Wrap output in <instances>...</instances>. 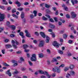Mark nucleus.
<instances>
[{"label":"nucleus","mask_w":78,"mask_h":78,"mask_svg":"<svg viewBox=\"0 0 78 78\" xmlns=\"http://www.w3.org/2000/svg\"><path fill=\"white\" fill-rule=\"evenodd\" d=\"M12 16L14 17H15V18L16 19H18V16H16V15H15V14H13L12 15Z\"/></svg>","instance_id":"nucleus-25"},{"label":"nucleus","mask_w":78,"mask_h":78,"mask_svg":"<svg viewBox=\"0 0 78 78\" xmlns=\"http://www.w3.org/2000/svg\"><path fill=\"white\" fill-rule=\"evenodd\" d=\"M10 37H15V35L13 34H12L10 35Z\"/></svg>","instance_id":"nucleus-44"},{"label":"nucleus","mask_w":78,"mask_h":78,"mask_svg":"<svg viewBox=\"0 0 78 78\" xmlns=\"http://www.w3.org/2000/svg\"><path fill=\"white\" fill-rule=\"evenodd\" d=\"M30 60L32 61H36V57L35 54H32V57L30 58Z\"/></svg>","instance_id":"nucleus-2"},{"label":"nucleus","mask_w":78,"mask_h":78,"mask_svg":"<svg viewBox=\"0 0 78 78\" xmlns=\"http://www.w3.org/2000/svg\"><path fill=\"white\" fill-rule=\"evenodd\" d=\"M49 27L51 28H55V25L52 24H50L49 25Z\"/></svg>","instance_id":"nucleus-14"},{"label":"nucleus","mask_w":78,"mask_h":78,"mask_svg":"<svg viewBox=\"0 0 78 78\" xmlns=\"http://www.w3.org/2000/svg\"><path fill=\"white\" fill-rule=\"evenodd\" d=\"M52 30L51 29H48V31L49 32H52Z\"/></svg>","instance_id":"nucleus-61"},{"label":"nucleus","mask_w":78,"mask_h":78,"mask_svg":"<svg viewBox=\"0 0 78 78\" xmlns=\"http://www.w3.org/2000/svg\"><path fill=\"white\" fill-rule=\"evenodd\" d=\"M52 71L54 72H57V73H59L61 70H60V69L58 68L57 66H56L54 68H52Z\"/></svg>","instance_id":"nucleus-1"},{"label":"nucleus","mask_w":78,"mask_h":78,"mask_svg":"<svg viewBox=\"0 0 78 78\" xmlns=\"http://www.w3.org/2000/svg\"><path fill=\"white\" fill-rule=\"evenodd\" d=\"M18 10L19 11H22L23 10V8H19L18 9Z\"/></svg>","instance_id":"nucleus-50"},{"label":"nucleus","mask_w":78,"mask_h":78,"mask_svg":"<svg viewBox=\"0 0 78 78\" xmlns=\"http://www.w3.org/2000/svg\"><path fill=\"white\" fill-rule=\"evenodd\" d=\"M24 5L25 6H27V5H29V3L28 2H25L24 3Z\"/></svg>","instance_id":"nucleus-38"},{"label":"nucleus","mask_w":78,"mask_h":78,"mask_svg":"<svg viewBox=\"0 0 78 78\" xmlns=\"http://www.w3.org/2000/svg\"><path fill=\"white\" fill-rule=\"evenodd\" d=\"M9 28H11L12 30H16V27L14 25H10L9 26Z\"/></svg>","instance_id":"nucleus-10"},{"label":"nucleus","mask_w":78,"mask_h":78,"mask_svg":"<svg viewBox=\"0 0 78 78\" xmlns=\"http://www.w3.org/2000/svg\"><path fill=\"white\" fill-rule=\"evenodd\" d=\"M46 51L48 54H50L51 53V52L49 49H47Z\"/></svg>","instance_id":"nucleus-36"},{"label":"nucleus","mask_w":78,"mask_h":78,"mask_svg":"<svg viewBox=\"0 0 78 78\" xmlns=\"http://www.w3.org/2000/svg\"><path fill=\"white\" fill-rule=\"evenodd\" d=\"M0 8L1 9H5V7L3 6H0Z\"/></svg>","instance_id":"nucleus-37"},{"label":"nucleus","mask_w":78,"mask_h":78,"mask_svg":"<svg viewBox=\"0 0 78 78\" xmlns=\"http://www.w3.org/2000/svg\"><path fill=\"white\" fill-rule=\"evenodd\" d=\"M12 63L13 64H14L15 63H17V61H15L14 60H13L12 61Z\"/></svg>","instance_id":"nucleus-40"},{"label":"nucleus","mask_w":78,"mask_h":78,"mask_svg":"<svg viewBox=\"0 0 78 78\" xmlns=\"http://www.w3.org/2000/svg\"><path fill=\"white\" fill-rule=\"evenodd\" d=\"M3 65L5 66H6L7 67H8V66H9V65H8V64H6V63H4L3 64Z\"/></svg>","instance_id":"nucleus-45"},{"label":"nucleus","mask_w":78,"mask_h":78,"mask_svg":"<svg viewBox=\"0 0 78 78\" xmlns=\"http://www.w3.org/2000/svg\"><path fill=\"white\" fill-rule=\"evenodd\" d=\"M58 53L61 54V55H62L63 54V52L61 50H58Z\"/></svg>","instance_id":"nucleus-31"},{"label":"nucleus","mask_w":78,"mask_h":78,"mask_svg":"<svg viewBox=\"0 0 78 78\" xmlns=\"http://www.w3.org/2000/svg\"><path fill=\"white\" fill-rule=\"evenodd\" d=\"M45 16L46 17H47V18H49V19H50V16H49V15H45Z\"/></svg>","instance_id":"nucleus-43"},{"label":"nucleus","mask_w":78,"mask_h":78,"mask_svg":"<svg viewBox=\"0 0 78 78\" xmlns=\"http://www.w3.org/2000/svg\"><path fill=\"white\" fill-rule=\"evenodd\" d=\"M29 51H30V50H29V49H25V52H26L27 53V52H29Z\"/></svg>","instance_id":"nucleus-42"},{"label":"nucleus","mask_w":78,"mask_h":78,"mask_svg":"<svg viewBox=\"0 0 78 78\" xmlns=\"http://www.w3.org/2000/svg\"><path fill=\"white\" fill-rule=\"evenodd\" d=\"M39 72L41 74H45V73H44V72L42 71L39 70Z\"/></svg>","instance_id":"nucleus-28"},{"label":"nucleus","mask_w":78,"mask_h":78,"mask_svg":"<svg viewBox=\"0 0 78 78\" xmlns=\"http://www.w3.org/2000/svg\"><path fill=\"white\" fill-rule=\"evenodd\" d=\"M54 19L55 22H57L58 21V18H54Z\"/></svg>","instance_id":"nucleus-58"},{"label":"nucleus","mask_w":78,"mask_h":78,"mask_svg":"<svg viewBox=\"0 0 78 78\" xmlns=\"http://www.w3.org/2000/svg\"><path fill=\"white\" fill-rule=\"evenodd\" d=\"M21 19H23L24 18V13L23 12H21Z\"/></svg>","instance_id":"nucleus-19"},{"label":"nucleus","mask_w":78,"mask_h":78,"mask_svg":"<svg viewBox=\"0 0 78 78\" xmlns=\"http://www.w3.org/2000/svg\"><path fill=\"white\" fill-rule=\"evenodd\" d=\"M69 37H70L71 39H73V38H74V36L72 35H70L69 36Z\"/></svg>","instance_id":"nucleus-46"},{"label":"nucleus","mask_w":78,"mask_h":78,"mask_svg":"<svg viewBox=\"0 0 78 78\" xmlns=\"http://www.w3.org/2000/svg\"><path fill=\"white\" fill-rule=\"evenodd\" d=\"M9 41V40L8 39H6L5 40V42L7 43Z\"/></svg>","instance_id":"nucleus-57"},{"label":"nucleus","mask_w":78,"mask_h":78,"mask_svg":"<svg viewBox=\"0 0 78 78\" xmlns=\"http://www.w3.org/2000/svg\"><path fill=\"white\" fill-rule=\"evenodd\" d=\"M45 73H46V76H47L48 75H48V72H47L45 71Z\"/></svg>","instance_id":"nucleus-56"},{"label":"nucleus","mask_w":78,"mask_h":78,"mask_svg":"<svg viewBox=\"0 0 78 78\" xmlns=\"http://www.w3.org/2000/svg\"><path fill=\"white\" fill-rule=\"evenodd\" d=\"M30 17L31 19H33L34 18V15L33 14L31 15H30Z\"/></svg>","instance_id":"nucleus-49"},{"label":"nucleus","mask_w":78,"mask_h":78,"mask_svg":"<svg viewBox=\"0 0 78 78\" xmlns=\"http://www.w3.org/2000/svg\"><path fill=\"white\" fill-rule=\"evenodd\" d=\"M51 34L52 35V37H55V33L52 32L51 33Z\"/></svg>","instance_id":"nucleus-27"},{"label":"nucleus","mask_w":78,"mask_h":78,"mask_svg":"<svg viewBox=\"0 0 78 78\" xmlns=\"http://www.w3.org/2000/svg\"><path fill=\"white\" fill-rule=\"evenodd\" d=\"M72 54L71 53H69L68 54V56H72Z\"/></svg>","instance_id":"nucleus-62"},{"label":"nucleus","mask_w":78,"mask_h":78,"mask_svg":"<svg viewBox=\"0 0 78 78\" xmlns=\"http://www.w3.org/2000/svg\"><path fill=\"white\" fill-rule=\"evenodd\" d=\"M64 9L66 11H69V9L67 7H65L64 8Z\"/></svg>","instance_id":"nucleus-29"},{"label":"nucleus","mask_w":78,"mask_h":78,"mask_svg":"<svg viewBox=\"0 0 78 78\" xmlns=\"http://www.w3.org/2000/svg\"><path fill=\"white\" fill-rule=\"evenodd\" d=\"M70 74L68 73L66 75V78H69V77H70Z\"/></svg>","instance_id":"nucleus-35"},{"label":"nucleus","mask_w":78,"mask_h":78,"mask_svg":"<svg viewBox=\"0 0 78 78\" xmlns=\"http://www.w3.org/2000/svg\"><path fill=\"white\" fill-rule=\"evenodd\" d=\"M2 2L4 3V4L5 5H7L8 3H7V2L6 1V0H2Z\"/></svg>","instance_id":"nucleus-23"},{"label":"nucleus","mask_w":78,"mask_h":78,"mask_svg":"<svg viewBox=\"0 0 78 78\" xmlns=\"http://www.w3.org/2000/svg\"><path fill=\"white\" fill-rule=\"evenodd\" d=\"M48 24V23L47 22H45L44 23H42V24L43 25H46Z\"/></svg>","instance_id":"nucleus-41"},{"label":"nucleus","mask_w":78,"mask_h":78,"mask_svg":"<svg viewBox=\"0 0 78 78\" xmlns=\"http://www.w3.org/2000/svg\"><path fill=\"white\" fill-rule=\"evenodd\" d=\"M71 15L72 17L73 18H75L76 16V14H75L74 12L71 13Z\"/></svg>","instance_id":"nucleus-7"},{"label":"nucleus","mask_w":78,"mask_h":78,"mask_svg":"<svg viewBox=\"0 0 78 78\" xmlns=\"http://www.w3.org/2000/svg\"><path fill=\"white\" fill-rule=\"evenodd\" d=\"M70 73L72 75H75V72L73 71H72Z\"/></svg>","instance_id":"nucleus-30"},{"label":"nucleus","mask_w":78,"mask_h":78,"mask_svg":"<svg viewBox=\"0 0 78 78\" xmlns=\"http://www.w3.org/2000/svg\"><path fill=\"white\" fill-rule=\"evenodd\" d=\"M19 35L21 36L22 38H25V36L23 35V33L22 32H21L19 33Z\"/></svg>","instance_id":"nucleus-11"},{"label":"nucleus","mask_w":78,"mask_h":78,"mask_svg":"<svg viewBox=\"0 0 78 78\" xmlns=\"http://www.w3.org/2000/svg\"><path fill=\"white\" fill-rule=\"evenodd\" d=\"M69 68H70V69H71L72 70V69H73L74 68V65H71L70 66Z\"/></svg>","instance_id":"nucleus-18"},{"label":"nucleus","mask_w":78,"mask_h":78,"mask_svg":"<svg viewBox=\"0 0 78 78\" xmlns=\"http://www.w3.org/2000/svg\"><path fill=\"white\" fill-rule=\"evenodd\" d=\"M33 13L34 14V17H36L37 16V11L34 10L33 12Z\"/></svg>","instance_id":"nucleus-22"},{"label":"nucleus","mask_w":78,"mask_h":78,"mask_svg":"<svg viewBox=\"0 0 78 78\" xmlns=\"http://www.w3.org/2000/svg\"><path fill=\"white\" fill-rule=\"evenodd\" d=\"M72 41L71 40H70L69 41V44H72Z\"/></svg>","instance_id":"nucleus-63"},{"label":"nucleus","mask_w":78,"mask_h":78,"mask_svg":"<svg viewBox=\"0 0 78 78\" xmlns=\"http://www.w3.org/2000/svg\"><path fill=\"white\" fill-rule=\"evenodd\" d=\"M10 72V69L8 70L6 72V74L8 75V76H11V73Z\"/></svg>","instance_id":"nucleus-8"},{"label":"nucleus","mask_w":78,"mask_h":78,"mask_svg":"<svg viewBox=\"0 0 78 78\" xmlns=\"http://www.w3.org/2000/svg\"><path fill=\"white\" fill-rule=\"evenodd\" d=\"M63 37L65 39H66L67 38V35L66 34H64L63 35Z\"/></svg>","instance_id":"nucleus-20"},{"label":"nucleus","mask_w":78,"mask_h":78,"mask_svg":"<svg viewBox=\"0 0 78 78\" xmlns=\"http://www.w3.org/2000/svg\"><path fill=\"white\" fill-rule=\"evenodd\" d=\"M5 19V15L0 13V21H3Z\"/></svg>","instance_id":"nucleus-5"},{"label":"nucleus","mask_w":78,"mask_h":78,"mask_svg":"<svg viewBox=\"0 0 78 78\" xmlns=\"http://www.w3.org/2000/svg\"><path fill=\"white\" fill-rule=\"evenodd\" d=\"M55 61L57 62V60H56V58H53V60H52L51 61V62H54Z\"/></svg>","instance_id":"nucleus-26"},{"label":"nucleus","mask_w":78,"mask_h":78,"mask_svg":"<svg viewBox=\"0 0 78 78\" xmlns=\"http://www.w3.org/2000/svg\"><path fill=\"white\" fill-rule=\"evenodd\" d=\"M45 6L46 8H50V5L46 4L45 5Z\"/></svg>","instance_id":"nucleus-24"},{"label":"nucleus","mask_w":78,"mask_h":78,"mask_svg":"<svg viewBox=\"0 0 78 78\" xmlns=\"http://www.w3.org/2000/svg\"><path fill=\"white\" fill-rule=\"evenodd\" d=\"M16 12V10H15L14 9H13L12 10V13H14V12Z\"/></svg>","instance_id":"nucleus-59"},{"label":"nucleus","mask_w":78,"mask_h":78,"mask_svg":"<svg viewBox=\"0 0 78 78\" xmlns=\"http://www.w3.org/2000/svg\"><path fill=\"white\" fill-rule=\"evenodd\" d=\"M53 45L54 47H56L57 48H58L59 46V44L58 43H57L56 41H55L52 44Z\"/></svg>","instance_id":"nucleus-4"},{"label":"nucleus","mask_w":78,"mask_h":78,"mask_svg":"<svg viewBox=\"0 0 78 78\" xmlns=\"http://www.w3.org/2000/svg\"><path fill=\"white\" fill-rule=\"evenodd\" d=\"M38 55L40 58H43L44 57L43 54H38Z\"/></svg>","instance_id":"nucleus-21"},{"label":"nucleus","mask_w":78,"mask_h":78,"mask_svg":"<svg viewBox=\"0 0 78 78\" xmlns=\"http://www.w3.org/2000/svg\"><path fill=\"white\" fill-rule=\"evenodd\" d=\"M28 63H29L30 66H33V64L30 61H29L28 62Z\"/></svg>","instance_id":"nucleus-32"},{"label":"nucleus","mask_w":78,"mask_h":78,"mask_svg":"<svg viewBox=\"0 0 78 78\" xmlns=\"http://www.w3.org/2000/svg\"><path fill=\"white\" fill-rule=\"evenodd\" d=\"M41 78H46V76H41Z\"/></svg>","instance_id":"nucleus-64"},{"label":"nucleus","mask_w":78,"mask_h":78,"mask_svg":"<svg viewBox=\"0 0 78 78\" xmlns=\"http://www.w3.org/2000/svg\"><path fill=\"white\" fill-rule=\"evenodd\" d=\"M46 43H48L49 42V40H50V37L48 36L46 37Z\"/></svg>","instance_id":"nucleus-12"},{"label":"nucleus","mask_w":78,"mask_h":78,"mask_svg":"<svg viewBox=\"0 0 78 78\" xmlns=\"http://www.w3.org/2000/svg\"><path fill=\"white\" fill-rule=\"evenodd\" d=\"M7 26H8L9 27V26H10V25H10V23L9 21H7Z\"/></svg>","instance_id":"nucleus-34"},{"label":"nucleus","mask_w":78,"mask_h":78,"mask_svg":"<svg viewBox=\"0 0 78 78\" xmlns=\"http://www.w3.org/2000/svg\"><path fill=\"white\" fill-rule=\"evenodd\" d=\"M12 46L14 47H15V48H17V45H16L14 44H13L12 45Z\"/></svg>","instance_id":"nucleus-47"},{"label":"nucleus","mask_w":78,"mask_h":78,"mask_svg":"<svg viewBox=\"0 0 78 78\" xmlns=\"http://www.w3.org/2000/svg\"><path fill=\"white\" fill-rule=\"evenodd\" d=\"M66 18H67V19H69L70 18V15L69 14H66Z\"/></svg>","instance_id":"nucleus-39"},{"label":"nucleus","mask_w":78,"mask_h":78,"mask_svg":"<svg viewBox=\"0 0 78 78\" xmlns=\"http://www.w3.org/2000/svg\"><path fill=\"white\" fill-rule=\"evenodd\" d=\"M42 20H44V21H46V20H48V18L45 17L44 16H43L42 17Z\"/></svg>","instance_id":"nucleus-17"},{"label":"nucleus","mask_w":78,"mask_h":78,"mask_svg":"<svg viewBox=\"0 0 78 78\" xmlns=\"http://www.w3.org/2000/svg\"><path fill=\"white\" fill-rule=\"evenodd\" d=\"M12 46L10 44H6L5 45V48H11Z\"/></svg>","instance_id":"nucleus-13"},{"label":"nucleus","mask_w":78,"mask_h":78,"mask_svg":"<svg viewBox=\"0 0 78 78\" xmlns=\"http://www.w3.org/2000/svg\"><path fill=\"white\" fill-rule=\"evenodd\" d=\"M28 47H29L28 45L27 44H25L23 45V47L24 49H26V48H28Z\"/></svg>","instance_id":"nucleus-15"},{"label":"nucleus","mask_w":78,"mask_h":78,"mask_svg":"<svg viewBox=\"0 0 78 78\" xmlns=\"http://www.w3.org/2000/svg\"><path fill=\"white\" fill-rule=\"evenodd\" d=\"M40 34L43 38H45V35L44 33L41 32L40 33Z\"/></svg>","instance_id":"nucleus-9"},{"label":"nucleus","mask_w":78,"mask_h":78,"mask_svg":"<svg viewBox=\"0 0 78 78\" xmlns=\"http://www.w3.org/2000/svg\"><path fill=\"white\" fill-rule=\"evenodd\" d=\"M44 43H45V41H43L41 40V41H40L38 47H44Z\"/></svg>","instance_id":"nucleus-3"},{"label":"nucleus","mask_w":78,"mask_h":78,"mask_svg":"<svg viewBox=\"0 0 78 78\" xmlns=\"http://www.w3.org/2000/svg\"><path fill=\"white\" fill-rule=\"evenodd\" d=\"M49 21L50 22H54V21L53 20V19L51 18L49 19Z\"/></svg>","instance_id":"nucleus-51"},{"label":"nucleus","mask_w":78,"mask_h":78,"mask_svg":"<svg viewBox=\"0 0 78 78\" xmlns=\"http://www.w3.org/2000/svg\"><path fill=\"white\" fill-rule=\"evenodd\" d=\"M20 61H24V60L23 57H21L20 58Z\"/></svg>","instance_id":"nucleus-48"},{"label":"nucleus","mask_w":78,"mask_h":78,"mask_svg":"<svg viewBox=\"0 0 78 78\" xmlns=\"http://www.w3.org/2000/svg\"><path fill=\"white\" fill-rule=\"evenodd\" d=\"M11 7H9L7 8V10L8 11H9L11 9Z\"/></svg>","instance_id":"nucleus-60"},{"label":"nucleus","mask_w":78,"mask_h":78,"mask_svg":"<svg viewBox=\"0 0 78 78\" xmlns=\"http://www.w3.org/2000/svg\"><path fill=\"white\" fill-rule=\"evenodd\" d=\"M16 4L17 5H18V6H20V3L18 1H16L15 2Z\"/></svg>","instance_id":"nucleus-16"},{"label":"nucleus","mask_w":78,"mask_h":78,"mask_svg":"<svg viewBox=\"0 0 78 78\" xmlns=\"http://www.w3.org/2000/svg\"><path fill=\"white\" fill-rule=\"evenodd\" d=\"M25 33H26V36L28 37H30L31 36L30 35V34H29V33H28V30H26L25 31Z\"/></svg>","instance_id":"nucleus-6"},{"label":"nucleus","mask_w":78,"mask_h":78,"mask_svg":"<svg viewBox=\"0 0 78 78\" xmlns=\"http://www.w3.org/2000/svg\"><path fill=\"white\" fill-rule=\"evenodd\" d=\"M3 28H0V33L2 31H3Z\"/></svg>","instance_id":"nucleus-52"},{"label":"nucleus","mask_w":78,"mask_h":78,"mask_svg":"<svg viewBox=\"0 0 78 78\" xmlns=\"http://www.w3.org/2000/svg\"><path fill=\"white\" fill-rule=\"evenodd\" d=\"M35 35H36L37 36H39V33H38V32H35Z\"/></svg>","instance_id":"nucleus-53"},{"label":"nucleus","mask_w":78,"mask_h":78,"mask_svg":"<svg viewBox=\"0 0 78 78\" xmlns=\"http://www.w3.org/2000/svg\"><path fill=\"white\" fill-rule=\"evenodd\" d=\"M59 67H64V64H62L59 66Z\"/></svg>","instance_id":"nucleus-55"},{"label":"nucleus","mask_w":78,"mask_h":78,"mask_svg":"<svg viewBox=\"0 0 78 78\" xmlns=\"http://www.w3.org/2000/svg\"><path fill=\"white\" fill-rule=\"evenodd\" d=\"M33 42L35 44H37V42L36 40H33Z\"/></svg>","instance_id":"nucleus-54"},{"label":"nucleus","mask_w":78,"mask_h":78,"mask_svg":"<svg viewBox=\"0 0 78 78\" xmlns=\"http://www.w3.org/2000/svg\"><path fill=\"white\" fill-rule=\"evenodd\" d=\"M22 20L23 23H26V20L25 18H23Z\"/></svg>","instance_id":"nucleus-33"}]
</instances>
